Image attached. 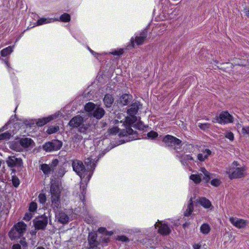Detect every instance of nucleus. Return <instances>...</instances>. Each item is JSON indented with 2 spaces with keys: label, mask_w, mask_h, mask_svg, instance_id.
I'll return each mask as SVG.
<instances>
[{
  "label": "nucleus",
  "mask_w": 249,
  "mask_h": 249,
  "mask_svg": "<svg viewBox=\"0 0 249 249\" xmlns=\"http://www.w3.org/2000/svg\"><path fill=\"white\" fill-rule=\"evenodd\" d=\"M185 159L187 160H193L192 157L189 155L186 156Z\"/></svg>",
  "instance_id": "052dcab7"
},
{
  "label": "nucleus",
  "mask_w": 249,
  "mask_h": 249,
  "mask_svg": "<svg viewBox=\"0 0 249 249\" xmlns=\"http://www.w3.org/2000/svg\"><path fill=\"white\" fill-rule=\"evenodd\" d=\"M246 170V168L243 167L241 168L237 167L234 169H230L226 173L229 175L230 179L241 178L245 176L244 171Z\"/></svg>",
  "instance_id": "1a4fd4ad"
},
{
  "label": "nucleus",
  "mask_w": 249,
  "mask_h": 249,
  "mask_svg": "<svg viewBox=\"0 0 249 249\" xmlns=\"http://www.w3.org/2000/svg\"><path fill=\"white\" fill-rule=\"evenodd\" d=\"M132 99V96L129 94H124L120 98V104L122 106L128 105Z\"/></svg>",
  "instance_id": "5701e85b"
},
{
  "label": "nucleus",
  "mask_w": 249,
  "mask_h": 249,
  "mask_svg": "<svg viewBox=\"0 0 249 249\" xmlns=\"http://www.w3.org/2000/svg\"><path fill=\"white\" fill-rule=\"evenodd\" d=\"M90 53L95 56L96 55H100V54L99 53H98L96 52H95L94 51L91 50H89Z\"/></svg>",
  "instance_id": "e2e57ef3"
},
{
  "label": "nucleus",
  "mask_w": 249,
  "mask_h": 249,
  "mask_svg": "<svg viewBox=\"0 0 249 249\" xmlns=\"http://www.w3.org/2000/svg\"><path fill=\"white\" fill-rule=\"evenodd\" d=\"M50 193L51 196H60V191L58 184L56 183L51 184L50 187Z\"/></svg>",
  "instance_id": "412c9836"
},
{
  "label": "nucleus",
  "mask_w": 249,
  "mask_h": 249,
  "mask_svg": "<svg viewBox=\"0 0 249 249\" xmlns=\"http://www.w3.org/2000/svg\"><path fill=\"white\" fill-rule=\"evenodd\" d=\"M197 202L205 208L208 209L212 206V204L210 201L205 197H200Z\"/></svg>",
  "instance_id": "393cba45"
},
{
  "label": "nucleus",
  "mask_w": 249,
  "mask_h": 249,
  "mask_svg": "<svg viewBox=\"0 0 249 249\" xmlns=\"http://www.w3.org/2000/svg\"><path fill=\"white\" fill-rule=\"evenodd\" d=\"M12 183L14 186L17 187L19 185V180L16 176H13L12 178Z\"/></svg>",
  "instance_id": "ea45409f"
},
{
  "label": "nucleus",
  "mask_w": 249,
  "mask_h": 249,
  "mask_svg": "<svg viewBox=\"0 0 249 249\" xmlns=\"http://www.w3.org/2000/svg\"><path fill=\"white\" fill-rule=\"evenodd\" d=\"M12 249H21V248L20 245L16 244L13 245Z\"/></svg>",
  "instance_id": "4d7b16f0"
},
{
  "label": "nucleus",
  "mask_w": 249,
  "mask_h": 249,
  "mask_svg": "<svg viewBox=\"0 0 249 249\" xmlns=\"http://www.w3.org/2000/svg\"><path fill=\"white\" fill-rule=\"evenodd\" d=\"M220 181L218 179H213L211 181V184L214 186L217 187L220 184Z\"/></svg>",
  "instance_id": "de8ad7c7"
},
{
  "label": "nucleus",
  "mask_w": 249,
  "mask_h": 249,
  "mask_svg": "<svg viewBox=\"0 0 249 249\" xmlns=\"http://www.w3.org/2000/svg\"><path fill=\"white\" fill-rule=\"evenodd\" d=\"M39 202L41 204H45L46 201V195L44 194H40L38 196Z\"/></svg>",
  "instance_id": "79ce46f5"
},
{
  "label": "nucleus",
  "mask_w": 249,
  "mask_h": 249,
  "mask_svg": "<svg viewBox=\"0 0 249 249\" xmlns=\"http://www.w3.org/2000/svg\"><path fill=\"white\" fill-rule=\"evenodd\" d=\"M163 142L168 147H173L175 150H177L181 145V141L179 139L170 135H167L164 137Z\"/></svg>",
  "instance_id": "7ed1b4c3"
},
{
  "label": "nucleus",
  "mask_w": 249,
  "mask_h": 249,
  "mask_svg": "<svg viewBox=\"0 0 249 249\" xmlns=\"http://www.w3.org/2000/svg\"><path fill=\"white\" fill-rule=\"evenodd\" d=\"M6 162L9 167L16 168L18 171H20L23 167L22 160L15 156H9L6 160Z\"/></svg>",
  "instance_id": "39448f33"
},
{
  "label": "nucleus",
  "mask_w": 249,
  "mask_h": 249,
  "mask_svg": "<svg viewBox=\"0 0 249 249\" xmlns=\"http://www.w3.org/2000/svg\"><path fill=\"white\" fill-rule=\"evenodd\" d=\"M51 207L54 212L59 210L61 207L60 196H51Z\"/></svg>",
  "instance_id": "a211bd4d"
},
{
  "label": "nucleus",
  "mask_w": 249,
  "mask_h": 249,
  "mask_svg": "<svg viewBox=\"0 0 249 249\" xmlns=\"http://www.w3.org/2000/svg\"><path fill=\"white\" fill-rule=\"evenodd\" d=\"M90 126L89 124H82L78 128V131L83 134H86L88 130L89 127Z\"/></svg>",
  "instance_id": "cd10ccee"
},
{
  "label": "nucleus",
  "mask_w": 249,
  "mask_h": 249,
  "mask_svg": "<svg viewBox=\"0 0 249 249\" xmlns=\"http://www.w3.org/2000/svg\"><path fill=\"white\" fill-rule=\"evenodd\" d=\"M36 249H45L43 247H38Z\"/></svg>",
  "instance_id": "774afa93"
},
{
  "label": "nucleus",
  "mask_w": 249,
  "mask_h": 249,
  "mask_svg": "<svg viewBox=\"0 0 249 249\" xmlns=\"http://www.w3.org/2000/svg\"><path fill=\"white\" fill-rule=\"evenodd\" d=\"M230 221L231 224L238 228H243L246 225V221L242 219H238L236 217H231Z\"/></svg>",
  "instance_id": "6ab92c4d"
},
{
  "label": "nucleus",
  "mask_w": 249,
  "mask_h": 249,
  "mask_svg": "<svg viewBox=\"0 0 249 249\" xmlns=\"http://www.w3.org/2000/svg\"><path fill=\"white\" fill-rule=\"evenodd\" d=\"M88 241L89 246L87 247V249H100V248L98 247L100 242L97 240V235L96 233H89Z\"/></svg>",
  "instance_id": "9b49d317"
},
{
  "label": "nucleus",
  "mask_w": 249,
  "mask_h": 249,
  "mask_svg": "<svg viewBox=\"0 0 249 249\" xmlns=\"http://www.w3.org/2000/svg\"><path fill=\"white\" fill-rule=\"evenodd\" d=\"M54 213L55 214V218L59 223L65 224L69 222V216L62 211L58 210Z\"/></svg>",
  "instance_id": "dca6fc26"
},
{
  "label": "nucleus",
  "mask_w": 249,
  "mask_h": 249,
  "mask_svg": "<svg viewBox=\"0 0 249 249\" xmlns=\"http://www.w3.org/2000/svg\"><path fill=\"white\" fill-rule=\"evenodd\" d=\"M12 47L11 46H8L1 51V55L3 57L6 56L10 54L12 52Z\"/></svg>",
  "instance_id": "c756f323"
},
{
  "label": "nucleus",
  "mask_w": 249,
  "mask_h": 249,
  "mask_svg": "<svg viewBox=\"0 0 249 249\" xmlns=\"http://www.w3.org/2000/svg\"><path fill=\"white\" fill-rule=\"evenodd\" d=\"M201 247V245L198 244H195L193 245L194 249H200Z\"/></svg>",
  "instance_id": "13d9d810"
},
{
  "label": "nucleus",
  "mask_w": 249,
  "mask_h": 249,
  "mask_svg": "<svg viewBox=\"0 0 249 249\" xmlns=\"http://www.w3.org/2000/svg\"><path fill=\"white\" fill-rule=\"evenodd\" d=\"M37 209V204L36 202H32L30 204V206L29 207V210L31 212H34L36 211Z\"/></svg>",
  "instance_id": "a19ab883"
},
{
  "label": "nucleus",
  "mask_w": 249,
  "mask_h": 249,
  "mask_svg": "<svg viewBox=\"0 0 249 249\" xmlns=\"http://www.w3.org/2000/svg\"><path fill=\"white\" fill-rule=\"evenodd\" d=\"M59 130V127L57 125L51 126L48 128L46 132L49 134H52L54 133L55 132H57Z\"/></svg>",
  "instance_id": "473e14b6"
},
{
  "label": "nucleus",
  "mask_w": 249,
  "mask_h": 249,
  "mask_svg": "<svg viewBox=\"0 0 249 249\" xmlns=\"http://www.w3.org/2000/svg\"><path fill=\"white\" fill-rule=\"evenodd\" d=\"M246 15L248 16V17H249V10H248L246 12Z\"/></svg>",
  "instance_id": "338daca9"
},
{
  "label": "nucleus",
  "mask_w": 249,
  "mask_h": 249,
  "mask_svg": "<svg viewBox=\"0 0 249 249\" xmlns=\"http://www.w3.org/2000/svg\"><path fill=\"white\" fill-rule=\"evenodd\" d=\"M119 129L117 127H113L111 128H110L108 130L107 136L109 135H116L117 133L119 132Z\"/></svg>",
  "instance_id": "e433bc0d"
},
{
  "label": "nucleus",
  "mask_w": 249,
  "mask_h": 249,
  "mask_svg": "<svg viewBox=\"0 0 249 249\" xmlns=\"http://www.w3.org/2000/svg\"><path fill=\"white\" fill-rule=\"evenodd\" d=\"M62 142L58 140H53L51 142H46L43 145V149L46 152L57 151L62 146Z\"/></svg>",
  "instance_id": "6e6552de"
},
{
  "label": "nucleus",
  "mask_w": 249,
  "mask_h": 249,
  "mask_svg": "<svg viewBox=\"0 0 249 249\" xmlns=\"http://www.w3.org/2000/svg\"><path fill=\"white\" fill-rule=\"evenodd\" d=\"M65 174V170L63 167H61L59 168L58 170V176L60 177H62Z\"/></svg>",
  "instance_id": "603ef678"
},
{
  "label": "nucleus",
  "mask_w": 249,
  "mask_h": 249,
  "mask_svg": "<svg viewBox=\"0 0 249 249\" xmlns=\"http://www.w3.org/2000/svg\"><path fill=\"white\" fill-rule=\"evenodd\" d=\"M83 137L80 135H79L78 134H76L74 135L73 137L72 138V140L74 142H78L80 141L82 139Z\"/></svg>",
  "instance_id": "49530a36"
},
{
  "label": "nucleus",
  "mask_w": 249,
  "mask_h": 249,
  "mask_svg": "<svg viewBox=\"0 0 249 249\" xmlns=\"http://www.w3.org/2000/svg\"><path fill=\"white\" fill-rule=\"evenodd\" d=\"M73 170L82 179H84L86 176H88L86 167L83 162L80 160H73L72 163Z\"/></svg>",
  "instance_id": "20e7f679"
},
{
  "label": "nucleus",
  "mask_w": 249,
  "mask_h": 249,
  "mask_svg": "<svg viewBox=\"0 0 249 249\" xmlns=\"http://www.w3.org/2000/svg\"><path fill=\"white\" fill-rule=\"evenodd\" d=\"M190 225V223L189 222H185L184 224H183V228L184 229H186L187 227H188Z\"/></svg>",
  "instance_id": "680f3d73"
},
{
  "label": "nucleus",
  "mask_w": 249,
  "mask_h": 249,
  "mask_svg": "<svg viewBox=\"0 0 249 249\" xmlns=\"http://www.w3.org/2000/svg\"><path fill=\"white\" fill-rule=\"evenodd\" d=\"M158 135V133L154 131H151L147 133V137L151 139H154L156 138Z\"/></svg>",
  "instance_id": "a18cd8bd"
},
{
  "label": "nucleus",
  "mask_w": 249,
  "mask_h": 249,
  "mask_svg": "<svg viewBox=\"0 0 249 249\" xmlns=\"http://www.w3.org/2000/svg\"><path fill=\"white\" fill-rule=\"evenodd\" d=\"M19 142L20 144L24 148H27L30 146L33 147L35 145L33 140L29 138H21Z\"/></svg>",
  "instance_id": "aec40b11"
},
{
  "label": "nucleus",
  "mask_w": 249,
  "mask_h": 249,
  "mask_svg": "<svg viewBox=\"0 0 249 249\" xmlns=\"http://www.w3.org/2000/svg\"><path fill=\"white\" fill-rule=\"evenodd\" d=\"M216 120L220 124H227L232 122L233 117L228 111H223L220 114Z\"/></svg>",
  "instance_id": "ddd939ff"
},
{
  "label": "nucleus",
  "mask_w": 249,
  "mask_h": 249,
  "mask_svg": "<svg viewBox=\"0 0 249 249\" xmlns=\"http://www.w3.org/2000/svg\"><path fill=\"white\" fill-rule=\"evenodd\" d=\"M58 160L54 159L52 160L50 164L46 163L41 164L39 165V169L47 177H48L52 172H53L56 167L58 165Z\"/></svg>",
  "instance_id": "0eeeda50"
},
{
  "label": "nucleus",
  "mask_w": 249,
  "mask_h": 249,
  "mask_svg": "<svg viewBox=\"0 0 249 249\" xmlns=\"http://www.w3.org/2000/svg\"><path fill=\"white\" fill-rule=\"evenodd\" d=\"M109 240V238H104L102 239V242L103 243H107Z\"/></svg>",
  "instance_id": "bf43d9fd"
},
{
  "label": "nucleus",
  "mask_w": 249,
  "mask_h": 249,
  "mask_svg": "<svg viewBox=\"0 0 249 249\" xmlns=\"http://www.w3.org/2000/svg\"><path fill=\"white\" fill-rule=\"evenodd\" d=\"M201 171L203 173L205 176L204 178V179L206 180V182H208L210 178H211L210 174L208 171H207L204 168H201Z\"/></svg>",
  "instance_id": "72a5a7b5"
},
{
  "label": "nucleus",
  "mask_w": 249,
  "mask_h": 249,
  "mask_svg": "<svg viewBox=\"0 0 249 249\" xmlns=\"http://www.w3.org/2000/svg\"><path fill=\"white\" fill-rule=\"evenodd\" d=\"M210 125L211 124L209 123H199L198 126L203 130H207L210 128Z\"/></svg>",
  "instance_id": "58836bf2"
},
{
  "label": "nucleus",
  "mask_w": 249,
  "mask_h": 249,
  "mask_svg": "<svg viewBox=\"0 0 249 249\" xmlns=\"http://www.w3.org/2000/svg\"><path fill=\"white\" fill-rule=\"evenodd\" d=\"M194 210V206L193 203L192 198H191L189 200V203L188 204L187 209L184 212V214L185 216H189Z\"/></svg>",
  "instance_id": "a878e982"
},
{
  "label": "nucleus",
  "mask_w": 249,
  "mask_h": 249,
  "mask_svg": "<svg viewBox=\"0 0 249 249\" xmlns=\"http://www.w3.org/2000/svg\"><path fill=\"white\" fill-rule=\"evenodd\" d=\"M242 133L243 134H249V126L243 127L242 129Z\"/></svg>",
  "instance_id": "864d4df0"
},
{
  "label": "nucleus",
  "mask_w": 249,
  "mask_h": 249,
  "mask_svg": "<svg viewBox=\"0 0 249 249\" xmlns=\"http://www.w3.org/2000/svg\"><path fill=\"white\" fill-rule=\"evenodd\" d=\"M98 231L99 232L104 234L106 235L110 236L113 234V232L111 231H108L105 228L100 227L98 229Z\"/></svg>",
  "instance_id": "f704fd0d"
},
{
  "label": "nucleus",
  "mask_w": 249,
  "mask_h": 249,
  "mask_svg": "<svg viewBox=\"0 0 249 249\" xmlns=\"http://www.w3.org/2000/svg\"><path fill=\"white\" fill-rule=\"evenodd\" d=\"M84 123V118L80 115H76L70 121L69 125L72 128L79 127Z\"/></svg>",
  "instance_id": "2eb2a0df"
},
{
  "label": "nucleus",
  "mask_w": 249,
  "mask_h": 249,
  "mask_svg": "<svg viewBox=\"0 0 249 249\" xmlns=\"http://www.w3.org/2000/svg\"><path fill=\"white\" fill-rule=\"evenodd\" d=\"M52 19L46 18H41L37 21V24L38 25H40L43 24H46L52 22Z\"/></svg>",
  "instance_id": "c9c22d12"
},
{
  "label": "nucleus",
  "mask_w": 249,
  "mask_h": 249,
  "mask_svg": "<svg viewBox=\"0 0 249 249\" xmlns=\"http://www.w3.org/2000/svg\"><path fill=\"white\" fill-rule=\"evenodd\" d=\"M60 20L64 22H69L71 20V16L68 13H64L60 17Z\"/></svg>",
  "instance_id": "2f4dec72"
},
{
  "label": "nucleus",
  "mask_w": 249,
  "mask_h": 249,
  "mask_svg": "<svg viewBox=\"0 0 249 249\" xmlns=\"http://www.w3.org/2000/svg\"><path fill=\"white\" fill-rule=\"evenodd\" d=\"M97 106L92 102H89L84 106V109L86 112H88V116L90 117L91 112L93 111Z\"/></svg>",
  "instance_id": "b1692460"
},
{
  "label": "nucleus",
  "mask_w": 249,
  "mask_h": 249,
  "mask_svg": "<svg viewBox=\"0 0 249 249\" xmlns=\"http://www.w3.org/2000/svg\"><path fill=\"white\" fill-rule=\"evenodd\" d=\"M105 111L103 108L97 106L93 111L91 112L90 117L95 118L97 120H100L105 114Z\"/></svg>",
  "instance_id": "f3484780"
},
{
  "label": "nucleus",
  "mask_w": 249,
  "mask_h": 249,
  "mask_svg": "<svg viewBox=\"0 0 249 249\" xmlns=\"http://www.w3.org/2000/svg\"><path fill=\"white\" fill-rule=\"evenodd\" d=\"M232 165L233 166H238L239 165V163L237 161H234L233 162H232Z\"/></svg>",
  "instance_id": "0e129e2a"
},
{
  "label": "nucleus",
  "mask_w": 249,
  "mask_h": 249,
  "mask_svg": "<svg viewBox=\"0 0 249 249\" xmlns=\"http://www.w3.org/2000/svg\"><path fill=\"white\" fill-rule=\"evenodd\" d=\"M225 137L231 141H233L234 139L233 134L231 132H227Z\"/></svg>",
  "instance_id": "09e8293b"
},
{
  "label": "nucleus",
  "mask_w": 249,
  "mask_h": 249,
  "mask_svg": "<svg viewBox=\"0 0 249 249\" xmlns=\"http://www.w3.org/2000/svg\"><path fill=\"white\" fill-rule=\"evenodd\" d=\"M124 53L123 49H120L118 50H115L112 52H110V53L114 55H121Z\"/></svg>",
  "instance_id": "c03bdc74"
},
{
  "label": "nucleus",
  "mask_w": 249,
  "mask_h": 249,
  "mask_svg": "<svg viewBox=\"0 0 249 249\" xmlns=\"http://www.w3.org/2000/svg\"><path fill=\"white\" fill-rule=\"evenodd\" d=\"M205 151L206 152L207 154L208 155H210L211 154V151L210 150V149H206L205 150Z\"/></svg>",
  "instance_id": "69168bd1"
},
{
  "label": "nucleus",
  "mask_w": 249,
  "mask_h": 249,
  "mask_svg": "<svg viewBox=\"0 0 249 249\" xmlns=\"http://www.w3.org/2000/svg\"><path fill=\"white\" fill-rule=\"evenodd\" d=\"M197 157H198V159L199 160H200V161H203V160H205V159H207V158L208 156H205L203 157V155H202V154H199L198 155Z\"/></svg>",
  "instance_id": "5fc2aeb1"
},
{
  "label": "nucleus",
  "mask_w": 249,
  "mask_h": 249,
  "mask_svg": "<svg viewBox=\"0 0 249 249\" xmlns=\"http://www.w3.org/2000/svg\"><path fill=\"white\" fill-rule=\"evenodd\" d=\"M26 225L23 222H18L10 231L9 236L13 240L23 236L26 230Z\"/></svg>",
  "instance_id": "f03ea898"
},
{
  "label": "nucleus",
  "mask_w": 249,
  "mask_h": 249,
  "mask_svg": "<svg viewBox=\"0 0 249 249\" xmlns=\"http://www.w3.org/2000/svg\"><path fill=\"white\" fill-rule=\"evenodd\" d=\"M137 118L135 116H132L131 117H128L126 119V122L128 124L126 127L125 129H123L120 133V136H125L127 135H130L136 134V131H134L132 127L135 128L141 129L142 128L141 124H133L136 121Z\"/></svg>",
  "instance_id": "f257e3e1"
},
{
  "label": "nucleus",
  "mask_w": 249,
  "mask_h": 249,
  "mask_svg": "<svg viewBox=\"0 0 249 249\" xmlns=\"http://www.w3.org/2000/svg\"><path fill=\"white\" fill-rule=\"evenodd\" d=\"M103 102L106 107H110L114 102V98L111 94H106L103 99Z\"/></svg>",
  "instance_id": "4be33fe9"
},
{
  "label": "nucleus",
  "mask_w": 249,
  "mask_h": 249,
  "mask_svg": "<svg viewBox=\"0 0 249 249\" xmlns=\"http://www.w3.org/2000/svg\"><path fill=\"white\" fill-rule=\"evenodd\" d=\"M200 230L202 233L207 234L210 232L211 228L208 224L204 223L201 226Z\"/></svg>",
  "instance_id": "bb28decb"
},
{
  "label": "nucleus",
  "mask_w": 249,
  "mask_h": 249,
  "mask_svg": "<svg viewBox=\"0 0 249 249\" xmlns=\"http://www.w3.org/2000/svg\"><path fill=\"white\" fill-rule=\"evenodd\" d=\"M155 228L159 227L158 232L163 235H169L171 230L168 225L166 223H162V222H159V224L156 223L155 225Z\"/></svg>",
  "instance_id": "4468645a"
},
{
  "label": "nucleus",
  "mask_w": 249,
  "mask_h": 249,
  "mask_svg": "<svg viewBox=\"0 0 249 249\" xmlns=\"http://www.w3.org/2000/svg\"><path fill=\"white\" fill-rule=\"evenodd\" d=\"M20 243L22 245L23 247H26L27 246V243L25 241V239L23 238L20 241Z\"/></svg>",
  "instance_id": "6e6d98bb"
},
{
  "label": "nucleus",
  "mask_w": 249,
  "mask_h": 249,
  "mask_svg": "<svg viewBox=\"0 0 249 249\" xmlns=\"http://www.w3.org/2000/svg\"><path fill=\"white\" fill-rule=\"evenodd\" d=\"M33 217V214L31 213H26L24 217V219L26 221H29Z\"/></svg>",
  "instance_id": "3c124183"
},
{
  "label": "nucleus",
  "mask_w": 249,
  "mask_h": 249,
  "mask_svg": "<svg viewBox=\"0 0 249 249\" xmlns=\"http://www.w3.org/2000/svg\"><path fill=\"white\" fill-rule=\"evenodd\" d=\"M11 137V133L8 132H6L0 134V140H8Z\"/></svg>",
  "instance_id": "4c0bfd02"
},
{
  "label": "nucleus",
  "mask_w": 249,
  "mask_h": 249,
  "mask_svg": "<svg viewBox=\"0 0 249 249\" xmlns=\"http://www.w3.org/2000/svg\"><path fill=\"white\" fill-rule=\"evenodd\" d=\"M190 179L196 184L199 183L201 181V178L199 175L192 174L190 176Z\"/></svg>",
  "instance_id": "7c9ffc66"
},
{
  "label": "nucleus",
  "mask_w": 249,
  "mask_h": 249,
  "mask_svg": "<svg viewBox=\"0 0 249 249\" xmlns=\"http://www.w3.org/2000/svg\"><path fill=\"white\" fill-rule=\"evenodd\" d=\"M86 165V170L87 171L88 176L86 178L85 180H89L92 174V172L96 166L95 161L93 160L91 158H88L85 159L84 161Z\"/></svg>",
  "instance_id": "9d476101"
},
{
  "label": "nucleus",
  "mask_w": 249,
  "mask_h": 249,
  "mask_svg": "<svg viewBox=\"0 0 249 249\" xmlns=\"http://www.w3.org/2000/svg\"><path fill=\"white\" fill-rule=\"evenodd\" d=\"M52 119V118L47 117L39 119L36 122V124L39 126H42L46 124L48 122H50Z\"/></svg>",
  "instance_id": "c85d7f7f"
},
{
  "label": "nucleus",
  "mask_w": 249,
  "mask_h": 249,
  "mask_svg": "<svg viewBox=\"0 0 249 249\" xmlns=\"http://www.w3.org/2000/svg\"><path fill=\"white\" fill-rule=\"evenodd\" d=\"M148 35V28L146 27L142 30L139 35L136 36L135 38L132 37L130 39L129 46L132 48L134 47V42L137 45H142L146 40Z\"/></svg>",
  "instance_id": "423d86ee"
},
{
  "label": "nucleus",
  "mask_w": 249,
  "mask_h": 249,
  "mask_svg": "<svg viewBox=\"0 0 249 249\" xmlns=\"http://www.w3.org/2000/svg\"><path fill=\"white\" fill-rule=\"evenodd\" d=\"M117 240L119 241H121L122 242H128L129 241V239L126 237L125 236H119L117 238Z\"/></svg>",
  "instance_id": "8fccbe9b"
},
{
  "label": "nucleus",
  "mask_w": 249,
  "mask_h": 249,
  "mask_svg": "<svg viewBox=\"0 0 249 249\" xmlns=\"http://www.w3.org/2000/svg\"><path fill=\"white\" fill-rule=\"evenodd\" d=\"M139 109L138 105L136 104H133L131 106V108L129 109L130 111L132 112L134 114H136Z\"/></svg>",
  "instance_id": "37998d69"
},
{
  "label": "nucleus",
  "mask_w": 249,
  "mask_h": 249,
  "mask_svg": "<svg viewBox=\"0 0 249 249\" xmlns=\"http://www.w3.org/2000/svg\"><path fill=\"white\" fill-rule=\"evenodd\" d=\"M48 223V218L45 214L42 215L38 220L34 221V226L37 230H45Z\"/></svg>",
  "instance_id": "f8f14e48"
}]
</instances>
